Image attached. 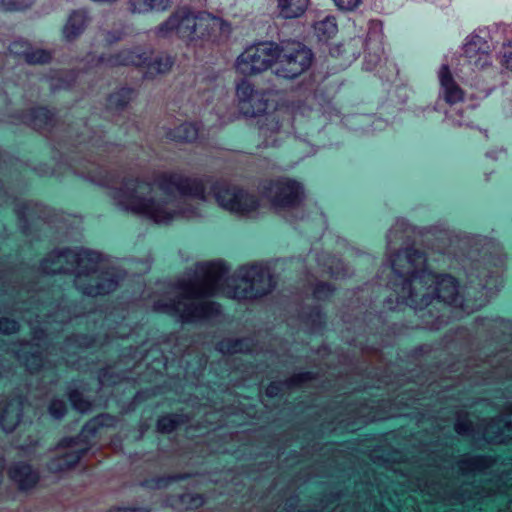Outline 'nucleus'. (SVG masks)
<instances>
[{
    "label": "nucleus",
    "mask_w": 512,
    "mask_h": 512,
    "mask_svg": "<svg viewBox=\"0 0 512 512\" xmlns=\"http://www.w3.org/2000/svg\"><path fill=\"white\" fill-rule=\"evenodd\" d=\"M116 285V281L112 277H105L95 285H85L82 288V293L88 296L105 295L112 290Z\"/></svg>",
    "instance_id": "obj_36"
},
{
    "label": "nucleus",
    "mask_w": 512,
    "mask_h": 512,
    "mask_svg": "<svg viewBox=\"0 0 512 512\" xmlns=\"http://www.w3.org/2000/svg\"><path fill=\"white\" fill-rule=\"evenodd\" d=\"M165 310L167 313H169L171 315H175V314L179 313V309L175 303L166 304Z\"/></svg>",
    "instance_id": "obj_60"
},
{
    "label": "nucleus",
    "mask_w": 512,
    "mask_h": 512,
    "mask_svg": "<svg viewBox=\"0 0 512 512\" xmlns=\"http://www.w3.org/2000/svg\"><path fill=\"white\" fill-rule=\"evenodd\" d=\"M67 399L73 410L85 414L92 409V401L77 388H68Z\"/></svg>",
    "instance_id": "obj_32"
},
{
    "label": "nucleus",
    "mask_w": 512,
    "mask_h": 512,
    "mask_svg": "<svg viewBox=\"0 0 512 512\" xmlns=\"http://www.w3.org/2000/svg\"><path fill=\"white\" fill-rule=\"evenodd\" d=\"M167 138L179 143H193L199 135V126L196 122H183L167 132Z\"/></svg>",
    "instance_id": "obj_25"
},
{
    "label": "nucleus",
    "mask_w": 512,
    "mask_h": 512,
    "mask_svg": "<svg viewBox=\"0 0 512 512\" xmlns=\"http://www.w3.org/2000/svg\"><path fill=\"white\" fill-rule=\"evenodd\" d=\"M191 18H187V9L172 13L165 21L159 26L158 30L160 33H171L176 32L179 38L185 40V35L188 31L186 25L191 23Z\"/></svg>",
    "instance_id": "obj_22"
},
{
    "label": "nucleus",
    "mask_w": 512,
    "mask_h": 512,
    "mask_svg": "<svg viewBox=\"0 0 512 512\" xmlns=\"http://www.w3.org/2000/svg\"><path fill=\"white\" fill-rule=\"evenodd\" d=\"M22 358L31 373L40 371L45 359L41 351L25 352Z\"/></svg>",
    "instance_id": "obj_41"
},
{
    "label": "nucleus",
    "mask_w": 512,
    "mask_h": 512,
    "mask_svg": "<svg viewBox=\"0 0 512 512\" xmlns=\"http://www.w3.org/2000/svg\"><path fill=\"white\" fill-rule=\"evenodd\" d=\"M315 34L320 42H328L338 33V25L335 17L328 16L314 26Z\"/></svg>",
    "instance_id": "obj_33"
},
{
    "label": "nucleus",
    "mask_w": 512,
    "mask_h": 512,
    "mask_svg": "<svg viewBox=\"0 0 512 512\" xmlns=\"http://www.w3.org/2000/svg\"><path fill=\"white\" fill-rule=\"evenodd\" d=\"M236 95L239 100L241 112L247 117H256L266 114L268 109L264 95L255 90L253 84L241 80L236 86Z\"/></svg>",
    "instance_id": "obj_12"
},
{
    "label": "nucleus",
    "mask_w": 512,
    "mask_h": 512,
    "mask_svg": "<svg viewBox=\"0 0 512 512\" xmlns=\"http://www.w3.org/2000/svg\"><path fill=\"white\" fill-rule=\"evenodd\" d=\"M275 74L279 78L294 80L307 72L314 61V53L300 41L277 43Z\"/></svg>",
    "instance_id": "obj_3"
},
{
    "label": "nucleus",
    "mask_w": 512,
    "mask_h": 512,
    "mask_svg": "<svg viewBox=\"0 0 512 512\" xmlns=\"http://www.w3.org/2000/svg\"><path fill=\"white\" fill-rule=\"evenodd\" d=\"M171 4V0H129L128 2L129 10L133 14L167 11Z\"/></svg>",
    "instance_id": "obj_26"
},
{
    "label": "nucleus",
    "mask_w": 512,
    "mask_h": 512,
    "mask_svg": "<svg viewBox=\"0 0 512 512\" xmlns=\"http://www.w3.org/2000/svg\"><path fill=\"white\" fill-rule=\"evenodd\" d=\"M200 274L208 279L221 277L227 272V266L223 261H210L198 266Z\"/></svg>",
    "instance_id": "obj_37"
},
{
    "label": "nucleus",
    "mask_w": 512,
    "mask_h": 512,
    "mask_svg": "<svg viewBox=\"0 0 512 512\" xmlns=\"http://www.w3.org/2000/svg\"><path fill=\"white\" fill-rule=\"evenodd\" d=\"M193 477L192 473H176V474H169V475H162V476H155L151 478H147L143 480L140 485L144 488L148 489H159V488H165L169 485L179 482V481H185Z\"/></svg>",
    "instance_id": "obj_30"
},
{
    "label": "nucleus",
    "mask_w": 512,
    "mask_h": 512,
    "mask_svg": "<svg viewBox=\"0 0 512 512\" xmlns=\"http://www.w3.org/2000/svg\"><path fill=\"white\" fill-rule=\"evenodd\" d=\"M336 291V287L327 281H318L313 287V298L316 300H327Z\"/></svg>",
    "instance_id": "obj_43"
},
{
    "label": "nucleus",
    "mask_w": 512,
    "mask_h": 512,
    "mask_svg": "<svg viewBox=\"0 0 512 512\" xmlns=\"http://www.w3.org/2000/svg\"><path fill=\"white\" fill-rule=\"evenodd\" d=\"M98 378L102 383H104V382L115 383L116 379L118 378V374L113 372L109 367H105V368L99 369Z\"/></svg>",
    "instance_id": "obj_49"
},
{
    "label": "nucleus",
    "mask_w": 512,
    "mask_h": 512,
    "mask_svg": "<svg viewBox=\"0 0 512 512\" xmlns=\"http://www.w3.org/2000/svg\"><path fill=\"white\" fill-rule=\"evenodd\" d=\"M277 43L264 41L247 47L236 60V70L244 76L258 75L275 64Z\"/></svg>",
    "instance_id": "obj_5"
},
{
    "label": "nucleus",
    "mask_w": 512,
    "mask_h": 512,
    "mask_svg": "<svg viewBox=\"0 0 512 512\" xmlns=\"http://www.w3.org/2000/svg\"><path fill=\"white\" fill-rule=\"evenodd\" d=\"M49 415L54 420H62L68 413V406L64 399L53 397L47 406Z\"/></svg>",
    "instance_id": "obj_39"
},
{
    "label": "nucleus",
    "mask_w": 512,
    "mask_h": 512,
    "mask_svg": "<svg viewBox=\"0 0 512 512\" xmlns=\"http://www.w3.org/2000/svg\"><path fill=\"white\" fill-rule=\"evenodd\" d=\"M19 323L10 317H0V334L10 335L19 331Z\"/></svg>",
    "instance_id": "obj_45"
},
{
    "label": "nucleus",
    "mask_w": 512,
    "mask_h": 512,
    "mask_svg": "<svg viewBox=\"0 0 512 512\" xmlns=\"http://www.w3.org/2000/svg\"><path fill=\"white\" fill-rule=\"evenodd\" d=\"M335 6L338 9L344 11H353L356 9L361 3L362 0H332Z\"/></svg>",
    "instance_id": "obj_48"
},
{
    "label": "nucleus",
    "mask_w": 512,
    "mask_h": 512,
    "mask_svg": "<svg viewBox=\"0 0 512 512\" xmlns=\"http://www.w3.org/2000/svg\"><path fill=\"white\" fill-rule=\"evenodd\" d=\"M392 273L402 280L403 302L423 310L434 300L465 311L466 299L460 294V280L451 273L437 272L427 265L425 251L407 246L390 257Z\"/></svg>",
    "instance_id": "obj_1"
},
{
    "label": "nucleus",
    "mask_w": 512,
    "mask_h": 512,
    "mask_svg": "<svg viewBox=\"0 0 512 512\" xmlns=\"http://www.w3.org/2000/svg\"><path fill=\"white\" fill-rule=\"evenodd\" d=\"M82 340L84 341V345L86 347H90L94 344L95 342V337L93 335H90V334H83L81 336Z\"/></svg>",
    "instance_id": "obj_58"
},
{
    "label": "nucleus",
    "mask_w": 512,
    "mask_h": 512,
    "mask_svg": "<svg viewBox=\"0 0 512 512\" xmlns=\"http://www.w3.org/2000/svg\"><path fill=\"white\" fill-rule=\"evenodd\" d=\"M455 429H456V431L459 434H464L467 431H469L470 425L466 421L465 422H459V423L456 424Z\"/></svg>",
    "instance_id": "obj_56"
},
{
    "label": "nucleus",
    "mask_w": 512,
    "mask_h": 512,
    "mask_svg": "<svg viewBox=\"0 0 512 512\" xmlns=\"http://www.w3.org/2000/svg\"><path fill=\"white\" fill-rule=\"evenodd\" d=\"M146 399H147L146 392H144V391L137 392L136 395L134 396L133 401H131L128 404L127 410H129V411L130 410H134V408H135L134 404L136 402L141 403V402H143Z\"/></svg>",
    "instance_id": "obj_52"
},
{
    "label": "nucleus",
    "mask_w": 512,
    "mask_h": 512,
    "mask_svg": "<svg viewBox=\"0 0 512 512\" xmlns=\"http://www.w3.org/2000/svg\"><path fill=\"white\" fill-rule=\"evenodd\" d=\"M116 422V416L108 412L91 417L84 423L79 433L81 443L89 445L91 438L96 437L102 428L115 427Z\"/></svg>",
    "instance_id": "obj_18"
},
{
    "label": "nucleus",
    "mask_w": 512,
    "mask_h": 512,
    "mask_svg": "<svg viewBox=\"0 0 512 512\" xmlns=\"http://www.w3.org/2000/svg\"><path fill=\"white\" fill-rule=\"evenodd\" d=\"M5 467H6V460H5L4 456L0 455V485L3 482V478H4L3 473L5 470Z\"/></svg>",
    "instance_id": "obj_61"
},
{
    "label": "nucleus",
    "mask_w": 512,
    "mask_h": 512,
    "mask_svg": "<svg viewBox=\"0 0 512 512\" xmlns=\"http://www.w3.org/2000/svg\"><path fill=\"white\" fill-rule=\"evenodd\" d=\"M140 429H141V432H144L148 429V425L146 423H141L140 424Z\"/></svg>",
    "instance_id": "obj_62"
},
{
    "label": "nucleus",
    "mask_w": 512,
    "mask_h": 512,
    "mask_svg": "<svg viewBox=\"0 0 512 512\" xmlns=\"http://www.w3.org/2000/svg\"><path fill=\"white\" fill-rule=\"evenodd\" d=\"M501 60L500 63L506 69L512 71V41L508 43H504L501 51Z\"/></svg>",
    "instance_id": "obj_47"
},
{
    "label": "nucleus",
    "mask_w": 512,
    "mask_h": 512,
    "mask_svg": "<svg viewBox=\"0 0 512 512\" xmlns=\"http://www.w3.org/2000/svg\"><path fill=\"white\" fill-rule=\"evenodd\" d=\"M244 270L242 280L249 284L245 292L249 293L251 298H262L274 290L276 281L267 267L261 264H252Z\"/></svg>",
    "instance_id": "obj_10"
},
{
    "label": "nucleus",
    "mask_w": 512,
    "mask_h": 512,
    "mask_svg": "<svg viewBox=\"0 0 512 512\" xmlns=\"http://www.w3.org/2000/svg\"><path fill=\"white\" fill-rule=\"evenodd\" d=\"M303 323L310 325L314 329H323L326 324V313L321 306H312L308 312L300 315Z\"/></svg>",
    "instance_id": "obj_35"
},
{
    "label": "nucleus",
    "mask_w": 512,
    "mask_h": 512,
    "mask_svg": "<svg viewBox=\"0 0 512 512\" xmlns=\"http://www.w3.org/2000/svg\"><path fill=\"white\" fill-rule=\"evenodd\" d=\"M46 336V330L41 327H37L33 330V338L37 340H43Z\"/></svg>",
    "instance_id": "obj_55"
},
{
    "label": "nucleus",
    "mask_w": 512,
    "mask_h": 512,
    "mask_svg": "<svg viewBox=\"0 0 512 512\" xmlns=\"http://www.w3.org/2000/svg\"><path fill=\"white\" fill-rule=\"evenodd\" d=\"M123 183L126 188H113L112 197L114 199L125 197L129 200L128 204L121 203L124 209L134 214H143L157 224L169 223L176 217L175 211L166 210L162 204L152 197H144L137 194V188H151V183L139 177L125 178Z\"/></svg>",
    "instance_id": "obj_2"
},
{
    "label": "nucleus",
    "mask_w": 512,
    "mask_h": 512,
    "mask_svg": "<svg viewBox=\"0 0 512 512\" xmlns=\"http://www.w3.org/2000/svg\"><path fill=\"white\" fill-rule=\"evenodd\" d=\"M262 189L265 195L273 194L271 201L275 207L294 208L304 199L302 183L289 177L267 180Z\"/></svg>",
    "instance_id": "obj_7"
},
{
    "label": "nucleus",
    "mask_w": 512,
    "mask_h": 512,
    "mask_svg": "<svg viewBox=\"0 0 512 512\" xmlns=\"http://www.w3.org/2000/svg\"><path fill=\"white\" fill-rule=\"evenodd\" d=\"M134 94V89L129 86H123L111 92L106 97V105L109 110H125Z\"/></svg>",
    "instance_id": "obj_28"
},
{
    "label": "nucleus",
    "mask_w": 512,
    "mask_h": 512,
    "mask_svg": "<svg viewBox=\"0 0 512 512\" xmlns=\"http://www.w3.org/2000/svg\"><path fill=\"white\" fill-rule=\"evenodd\" d=\"M315 379V374L311 371H304L294 374L291 378L284 382H271L266 389V396L270 399L278 397L283 388L291 389L294 387H300L302 384Z\"/></svg>",
    "instance_id": "obj_23"
},
{
    "label": "nucleus",
    "mask_w": 512,
    "mask_h": 512,
    "mask_svg": "<svg viewBox=\"0 0 512 512\" xmlns=\"http://www.w3.org/2000/svg\"><path fill=\"white\" fill-rule=\"evenodd\" d=\"M252 345V340L248 338H226L219 341L215 349L222 354H234L249 351Z\"/></svg>",
    "instance_id": "obj_31"
},
{
    "label": "nucleus",
    "mask_w": 512,
    "mask_h": 512,
    "mask_svg": "<svg viewBox=\"0 0 512 512\" xmlns=\"http://www.w3.org/2000/svg\"><path fill=\"white\" fill-rule=\"evenodd\" d=\"M150 52L141 47L122 49L107 56L101 55L99 61L110 67H135L146 70Z\"/></svg>",
    "instance_id": "obj_14"
},
{
    "label": "nucleus",
    "mask_w": 512,
    "mask_h": 512,
    "mask_svg": "<svg viewBox=\"0 0 512 512\" xmlns=\"http://www.w3.org/2000/svg\"><path fill=\"white\" fill-rule=\"evenodd\" d=\"M31 44L29 41L25 39H16L12 41L9 45V51L11 54L18 58H25V53H28V51L31 48Z\"/></svg>",
    "instance_id": "obj_44"
},
{
    "label": "nucleus",
    "mask_w": 512,
    "mask_h": 512,
    "mask_svg": "<svg viewBox=\"0 0 512 512\" xmlns=\"http://www.w3.org/2000/svg\"><path fill=\"white\" fill-rule=\"evenodd\" d=\"M89 16L86 10L84 9H76L73 10L63 28H62V36L63 38L68 41H74L78 37H80L83 32L85 31L88 22H89Z\"/></svg>",
    "instance_id": "obj_19"
},
{
    "label": "nucleus",
    "mask_w": 512,
    "mask_h": 512,
    "mask_svg": "<svg viewBox=\"0 0 512 512\" xmlns=\"http://www.w3.org/2000/svg\"><path fill=\"white\" fill-rule=\"evenodd\" d=\"M186 420L187 416L182 412H168L158 416L156 429L161 434H171Z\"/></svg>",
    "instance_id": "obj_29"
},
{
    "label": "nucleus",
    "mask_w": 512,
    "mask_h": 512,
    "mask_svg": "<svg viewBox=\"0 0 512 512\" xmlns=\"http://www.w3.org/2000/svg\"><path fill=\"white\" fill-rule=\"evenodd\" d=\"M266 120L270 121L269 130H271V132L278 133V132L284 130V123H283V121H280L277 113L267 115Z\"/></svg>",
    "instance_id": "obj_50"
},
{
    "label": "nucleus",
    "mask_w": 512,
    "mask_h": 512,
    "mask_svg": "<svg viewBox=\"0 0 512 512\" xmlns=\"http://www.w3.org/2000/svg\"><path fill=\"white\" fill-rule=\"evenodd\" d=\"M187 18H191L188 23V31L185 35L187 41L201 40L212 44H218L224 33H228L230 24L218 16L209 12L200 11L194 13L187 9Z\"/></svg>",
    "instance_id": "obj_4"
},
{
    "label": "nucleus",
    "mask_w": 512,
    "mask_h": 512,
    "mask_svg": "<svg viewBox=\"0 0 512 512\" xmlns=\"http://www.w3.org/2000/svg\"><path fill=\"white\" fill-rule=\"evenodd\" d=\"M463 53L468 65L473 69H484L492 63L489 42L477 34L468 37L463 47Z\"/></svg>",
    "instance_id": "obj_15"
},
{
    "label": "nucleus",
    "mask_w": 512,
    "mask_h": 512,
    "mask_svg": "<svg viewBox=\"0 0 512 512\" xmlns=\"http://www.w3.org/2000/svg\"><path fill=\"white\" fill-rule=\"evenodd\" d=\"M29 209L28 204L26 202H22L19 207L16 209V214L18 218H22L26 211Z\"/></svg>",
    "instance_id": "obj_59"
},
{
    "label": "nucleus",
    "mask_w": 512,
    "mask_h": 512,
    "mask_svg": "<svg viewBox=\"0 0 512 512\" xmlns=\"http://www.w3.org/2000/svg\"><path fill=\"white\" fill-rule=\"evenodd\" d=\"M279 15L284 19H296L307 10L310 0H276Z\"/></svg>",
    "instance_id": "obj_27"
},
{
    "label": "nucleus",
    "mask_w": 512,
    "mask_h": 512,
    "mask_svg": "<svg viewBox=\"0 0 512 512\" xmlns=\"http://www.w3.org/2000/svg\"><path fill=\"white\" fill-rule=\"evenodd\" d=\"M53 59L52 52L46 49L32 47L25 53V62L29 65H45L49 64Z\"/></svg>",
    "instance_id": "obj_38"
},
{
    "label": "nucleus",
    "mask_w": 512,
    "mask_h": 512,
    "mask_svg": "<svg viewBox=\"0 0 512 512\" xmlns=\"http://www.w3.org/2000/svg\"><path fill=\"white\" fill-rule=\"evenodd\" d=\"M59 82L65 89H70L75 82V76L73 75L70 79L60 78Z\"/></svg>",
    "instance_id": "obj_57"
},
{
    "label": "nucleus",
    "mask_w": 512,
    "mask_h": 512,
    "mask_svg": "<svg viewBox=\"0 0 512 512\" xmlns=\"http://www.w3.org/2000/svg\"><path fill=\"white\" fill-rule=\"evenodd\" d=\"M172 503L170 506H174L176 503H180L186 506V510H197L204 506L206 503V497L201 493H182L176 496H172Z\"/></svg>",
    "instance_id": "obj_34"
},
{
    "label": "nucleus",
    "mask_w": 512,
    "mask_h": 512,
    "mask_svg": "<svg viewBox=\"0 0 512 512\" xmlns=\"http://www.w3.org/2000/svg\"><path fill=\"white\" fill-rule=\"evenodd\" d=\"M152 51L150 52L146 70L143 71V78L146 80H154L159 75L168 74L174 64L175 58L168 53H160L155 58H152Z\"/></svg>",
    "instance_id": "obj_20"
},
{
    "label": "nucleus",
    "mask_w": 512,
    "mask_h": 512,
    "mask_svg": "<svg viewBox=\"0 0 512 512\" xmlns=\"http://www.w3.org/2000/svg\"><path fill=\"white\" fill-rule=\"evenodd\" d=\"M211 192L218 205L231 213L247 215L260 207L257 196L241 187H230L215 181L211 185Z\"/></svg>",
    "instance_id": "obj_6"
},
{
    "label": "nucleus",
    "mask_w": 512,
    "mask_h": 512,
    "mask_svg": "<svg viewBox=\"0 0 512 512\" xmlns=\"http://www.w3.org/2000/svg\"><path fill=\"white\" fill-rule=\"evenodd\" d=\"M26 397L18 392L9 396L0 410V430L12 433L18 427L23 416Z\"/></svg>",
    "instance_id": "obj_16"
},
{
    "label": "nucleus",
    "mask_w": 512,
    "mask_h": 512,
    "mask_svg": "<svg viewBox=\"0 0 512 512\" xmlns=\"http://www.w3.org/2000/svg\"><path fill=\"white\" fill-rule=\"evenodd\" d=\"M69 258H73L76 262H87L96 265L101 261V254L92 249H82L80 253L75 252L71 248L53 250L48 256L40 260V268L45 274H56L51 267L60 262H68Z\"/></svg>",
    "instance_id": "obj_11"
},
{
    "label": "nucleus",
    "mask_w": 512,
    "mask_h": 512,
    "mask_svg": "<svg viewBox=\"0 0 512 512\" xmlns=\"http://www.w3.org/2000/svg\"><path fill=\"white\" fill-rule=\"evenodd\" d=\"M114 181H115L114 177L109 172H104L100 177L98 185L106 188V187H108V183L114 182Z\"/></svg>",
    "instance_id": "obj_53"
},
{
    "label": "nucleus",
    "mask_w": 512,
    "mask_h": 512,
    "mask_svg": "<svg viewBox=\"0 0 512 512\" xmlns=\"http://www.w3.org/2000/svg\"><path fill=\"white\" fill-rule=\"evenodd\" d=\"M415 354H419L422 352V346L416 347L414 350Z\"/></svg>",
    "instance_id": "obj_63"
},
{
    "label": "nucleus",
    "mask_w": 512,
    "mask_h": 512,
    "mask_svg": "<svg viewBox=\"0 0 512 512\" xmlns=\"http://www.w3.org/2000/svg\"><path fill=\"white\" fill-rule=\"evenodd\" d=\"M106 512H149V509L146 507H139V506H128V507L112 506Z\"/></svg>",
    "instance_id": "obj_51"
},
{
    "label": "nucleus",
    "mask_w": 512,
    "mask_h": 512,
    "mask_svg": "<svg viewBox=\"0 0 512 512\" xmlns=\"http://www.w3.org/2000/svg\"><path fill=\"white\" fill-rule=\"evenodd\" d=\"M35 0H0V10L4 12L24 11L32 7Z\"/></svg>",
    "instance_id": "obj_42"
},
{
    "label": "nucleus",
    "mask_w": 512,
    "mask_h": 512,
    "mask_svg": "<svg viewBox=\"0 0 512 512\" xmlns=\"http://www.w3.org/2000/svg\"><path fill=\"white\" fill-rule=\"evenodd\" d=\"M212 295L209 291H201L193 293L196 299H199L197 303L188 306L182 313H180L181 321L184 324H192L198 321H210L222 315V305L213 300H203L206 296Z\"/></svg>",
    "instance_id": "obj_9"
},
{
    "label": "nucleus",
    "mask_w": 512,
    "mask_h": 512,
    "mask_svg": "<svg viewBox=\"0 0 512 512\" xmlns=\"http://www.w3.org/2000/svg\"><path fill=\"white\" fill-rule=\"evenodd\" d=\"M78 443H81L79 435L76 437H66L61 441V446L63 447H70L72 445H76Z\"/></svg>",
    "instance_id": "obj_54"
},
{
    "label": "nucleus",
    "mask_w": 512,
    "mask_h": 512,
    "mask_svg": "<svg viewBox=\"0 0 512 512\" xmlns=\"http://www.w3.org/2000/svg\"><path fill=\"white\" fill-rule=\"evenodd\" d=\"M158 188L167 196L177 191L181 196L206 199V185L201 178L189 177L176 172H163L157 178Z\"/></svg>",
    "instance_id": "obj_8"
},
{
    "label": "nucleus",
    "mask_w": 512,
    "mask_h": 512,
    "mask_svg": "<svg viewBox=\"0 0 512 512\" xmlns=\"http://www.w3.org/2000/svg\"><path fill=\"white\" fill-rule=\"evenodd\" d=\"M329 55L332 58L340 59L341 60L340 65L341 66H347L353 60H355L357 58V55H356L355 52L347 55V50L345 48V44L344 43H339V44H336L334 46H331L329 48Z\"/></svg>",
    "instance_id": "obj_40"
},
{
    "label": "nucleus",
    "mask_w": 512,
    "mask_h": 512,
    "mask_svg": "<svg viewBox=\"0 0 512 512\" xmlns=\"http://www.w3.org/2000/svg\"><path fill=\"white\" fill-rule=\"evenodd\" d=\"M7 476L17 490L25 494L34 490L41 480L39 470L30 462L24 460L10 464L7 469Z\"/></svg>",
    "instance_id": "obj_13"
},
{
    "label": "nucleus",
    "mask_w": 512,
    "mask_h": 512,
    "mask_svg": "<svg viewBox=\"0 0 512 512\" xmlns=\"http://www.w3.org/2000/svg\"><path fill=\"white\" fill-rule=\"evenodd\" d=\"M440 85L444 90V100L449 104L460 102L464 98V91L455 82L450 68L443 64L439 71Z\"/></svg>",
    "instance_id": "obj_21"
},
{
    "label": "nucleus",
    "mask_w": 512,
    "mask_h": 512,
    "mask_svg": "<svg viewBox=\"0 0 512 512\" xmlns=\"http://www.w3.org/2000/svg\"><path fill=\"white\" fill-rule=\"evenodd\" d=\"M18 119L35 129H53L57 126V111L48 105H36L20 112Z\"/></svg>",
    "instance_id": "obj_17"
},
{
    "label": "nucleus",
    "mask_w": 512,
    "mask_h": 512,
    "mask_svg": "<svg viewBox=\"0 0 512 512\" xmlns=\"http://www.w3.org/2000/svg\"><path fill=\"white\" fill-rule=\"evenodd\" d=\"M89 447L65 452L58 458L51 460L49 468L53 472H63L73 469L88 452Z\"/></svg>",
    "instance_id": "obj_24"
},
{
    "label": "nucleus",
    "mask_w": 512,
    "mask_h": 512,
    "mask_svg": "<svg viewBox=\"0 0 512 512\" xmlns=\"http://www.w3.org/2000/svg\"><path fill=\"white\" fill-rule=\"evenodd\" d=\"M383 49L379 46L377 51L374 53H367L364 59V69L367 71L374 70L377 65L381 62V54Z\"/></svg>",
    "instance_id": "obj_46"
}]
</instances>
